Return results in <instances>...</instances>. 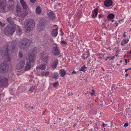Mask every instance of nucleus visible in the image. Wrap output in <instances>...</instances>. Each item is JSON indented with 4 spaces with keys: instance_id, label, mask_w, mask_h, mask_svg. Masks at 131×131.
I'll list each match as a JSON object with an SVG mask.
<instances>
[{
    "instance_id": "nucleus-1",
    "label": "nucleus",
    "mask_w": 131,
    "mask_h": 131,
    "mask_svg": "<svg viewBox=\"0 0 131 131\" xmlns=\"http://www.w3.org/2000/svg\"><path fill=\"white\" fill-rule=\"evenodd\" d=\"M2 56L3 57L5 62L3 61L1 63L0 66V72L5 73L7 72L9 69L8 66L6 62L10 61L11 58V55L9 53L8 51L7 44L4 46L2 50H0V57Z\"/></svg>"
},
{
    "instance_id": "nucleus-2",
    "label": "nucleus",
    "mask_w": 131,
    "mask_h": 131,
    "mask_svg": "<svg viewBox=\"0 0 131 131\" xmlns=\"http://www.w3.org/2000/svg\"><path fill=\"white\" fill-rule=\"evenodd\" d=\"M24 26L26 31L30 32L33 29L35 25V23L33 19H28L24 22Z\"/></svg>"
},
{
    "instance_id": "nucleus-3",
    "label": "nucleus",
    "mask_w": 131,
    "mask_h": 131,
    "mask_svg": "<svg viewBox=\"0 0 131 131\" xmlns=\"http://www.w3.org/2000/svg\"><path fill=\"white\" fill-rule=\"evenodd\" d=\"M15 29L16 25H8L5 28V33L7 36H9L10 35H12L15 31Z\"/></svg>"
},
{
    "instance_id": "nucleus-4",
    "label": "nucleus",
    "mask_w": 131,
    "mask_h": 131,
    "mask_svg": "<svg viewBox=\"0 0 131 131\" xmlns=\"http://www.w3.org/2000/svg\"><path fill=\"white\" fill-rule=\"evenodd\" d=\"M30 45L29 41L27 39L25 38L20 40L18 43L19 47L24 49L27 48Z\"/></svg>"
},
{
    "instance_id": "nucleus-5",
    "label": "nucleus",
    "mask_w": 131,
    "mask_h": 131,
    "mask_svg": "<svg viewBox=\"0 0 131 131\" xmlns=\"http://www.w3.org/2000/svg\"><path fill=\"white\" fill-rule=\"evenodd\" d=\"M37 49L36 48L32 49L30 51L28 55L29 60L31 62H33L35 61V55Z\"/></svg>"
},
{
    "instance_id": "nucleus-6",
    "label": "nucleus",
    "mask_w": 131,
    "mask_h": 131,
    "mask_svg": "<svg viewBox=\"0 0 131 131\" xmlns=\"http://www.w3.org/2000/svg\"><path fill=\"white\" fill-rule=\"evenodd\" d=\"M8 80L7 78L4 76L0 77V86L6 87L7 86Z\"/></svg>"
},
{
    "instance_id": "nucleus-7",
    "label": "nucleus",
    "mask_w": 131,
    "mask_h": 131,
    "mask_svg": "<svg viewBox=\"0 0 131 131\" xmlns=\"http://www.w3.org/2000/svg\"><path fill=\"white\" fill-rule=\"evenodd\" d=\"M6 0H3L0 2V9L1 12H4L6 10Z\"/></svg>"
},
{
    "instance_id": "nucleus-8",
    "label": "nucleus",
    "mask_w": 131,
    "mask_h": 131,
    "mask_svg": "<svg viewBox=\"0 0 131 131\" xmlns=\"http://www.w3.org/2000/svg\"><path fill=\"white\" fill-rule=\"evenodd\" d=\"M25 64V61L24 60L20 61L16 67V69L17 70H21L24 68Z\"/></svg>"
},
{
    "instance_id": "nucleus-9",
    "label": "nucleus",
    "mask_w": 131,
    "mask_h": 131,
    "mask_svg": "<svg viewBox=\"0 0 131 131\" xmlns=\"http://www.w3.org/2000/svg\"><path fill=\"white\" fill-rule=\"evenodd\" d=\"M103 4L105 6L108 7L112 6L113 2L112 0H105L103 2Z\"/></svg>"
},
{
    "instance_id": "nucleus-10",
    "label": "nucleus",
    "mask_w": 131,
    "mask_h": 131,
    "mask_svg": "<svg viewBox=\"0 0 131 131\" xmlns=\"http://www.w3.org/2000/svg\"><path fill=\"white\" fill-rule=\"evenodd\" d=\"M52 52L53 54L56 56H58L60 53L59 47L56 45L53 49Z\"/></svg>"
},
{
    "instance_id": "nucleus-11",
    "label": "nucleus",
    "mask_w": 131,
    "mask_h": 131,
    "mask_svg": "<svg viewBox=\"0 0 131 131\" xmlns=\"http://www.w3.org/2000/svg\"><path fill=\"white\" fill-rule=\"evenodd\" d=\"M46 20L43 19H42L39 21L38 25V27L40 28V30H42V29H40V27L42 28L44 27L46 24Z\"/></svg>"
},
{
    "instance_id": "nucleus-12",
    "label": "nucleus",
    "mask_w": 131,
    "mask_h": 131,
    "mask_svg": "<svg viewBox=\"0 0 131 131\" xmlns=\"http://www.w3.org/2000/svg\"><path fill=\"white\" fill-rule=\"evenodd\" d=\"M98 9L95 8L93 10L91 15V17L93 18H95L96 17L98 14Z\"/></svg>"
},
{
    "instance_id": "nucleus-13",
    "label": "nucleus",
    "mask_w": 131,
    "mask_h": 131,
    "mask_svg": "<svg viewBox=\"0 0 131 131\" xmlns=\"http://www.w3.org/2000/svg\"><path fill=\"white\" fill-rule=\"evenodd\" d=\"M41 59L43 61H44L46 63H47L48 61L49 57L48 56L42 55V54H41Z\"/></svg>"
},
{
    "instance_id": "nucleus-14",
    "label": "nucleus",
    "mask_w": 131,
    "mask_h": 131,
    "mask_svg": "<svg viewBox=\"0 0 131 131\" xmlns=\"http://www.w3.org/2000/svg\"><path fill=\"white\" fill-rule=\"evenodd\" d=\"M20 2L22 6L24 9H26L28 8L27 4L24 0H20Z\"/></svg>"
},
{
    "instance_id": "nucleus-15",
    "label": "nucleus",
    "mask_w": 131,
    "mask_h": 131,
    "mask_svg": "<svg viewBox=\"0 0 131 131\" xmlns=\"http://www.w3.org/2000/svg\"><path fill=\"white\" fill-rule=\"evenodd\" d=\"M46 67V65L45 64H42L41 65L37 66L36 67L37 69L43 70L45 69Z\"/></svg>"
},
{
    "instance_id": "nucleus-16",
    "label": "nucleus",
    "mask_w": 131,
    "mask_h": 131,
    "mask_svg": "<svg viewBox=\"0 0 131 131\" xmlns=\"http://www.w3.org/2000/svg\"><path fill=\"white\" fill-rule=\"evenodd\" d=\"M129 41V40L127 38H124L123 39L121 42V45L123 46L128 43Z\"/></svg>"
},
{
    "instance_id": "nucleus-17",
    "label": "nucleus",
    "mask_w": 131,
    "mask_h": 131,
    "mask_svg": "<svg viewBox=\"0 0 131 131\" xmlns=\"http://www.w3.org/2000/svg\"><path fill=\"white\" fill-rule=\"evenodd\" d=\"M31 68V64L30 63L27 62H26V66L24 69L25 71H27L29 70Z\"/></svg>"
},
{
    "instance_id": "nucleus-18",
    "label": "nucleus",
    "mask_w": 131,
    "mask_h": 131,
    "mask_svg": "<svg viewBox=\"0 0 131 131\" xmlns=\"http://www.w3.org/2000/svg\"><path fill=\"white\" fill-rule=\"evenodd\" d=\"M7 20L8 22V23L9 24V25H16L14 24V23L13 22V20L12 18L11 17L8 18L7 19Z\"/></svg>"
},
{
    "instance_id": "nucleus-19",
    "label": "nucleus",
    "mask_w": 131,
    "mask_h": 131,
    "mask_svg": "<svg viewBox=\"0 0 131 131\" xmlns=\"http://www.w3.org/2000/svg\"><path fill=\"white\" fill-rule=\"evenodd\" d=\"M58 63V60H56L52 63V67L53 69H55L57 67Z\"/></svg>"
},
{
    "instance_id": "nucleus-20",
    "label": "nucleus",
    "mask_w": 131,
    "mask_h": 131,
    "mask_svg": "<svg viewBox=\"0 0 131 131\" xmlns=\"http://www.w3.org/2000/svg\"><path fill=\"white\" fill-rule=\"evenodd\" d=\"M26 12L22 9L18 15L20 17H24L26 16Z\"/></svg>"
},
{
    "instance_id": "nucleus-21",
    "label": "nucleus",
    "mask_w": 131,
    "mask_h": 131,
    "mask_svg": "<svg viewBox=\"0 0 131 131\" xmlns=\"http://www.w3.org/2000/svg\"><path fill=\"white\" fill-rule=\"evenodd\" d=\"M66 72L65 70L62 69L60 70L59 72V73L60 76L62 77H63L66 75Z\"/></svg>"
},
{
    "instance_id": "nucleus-22",
    "label": "nucleus",
    "mask_w": 131,
    "mask_h": 131,
    "mask_svg": "<svg viewBox=\"0 0 131 131\" xmlns=\"http://www.w3.org/2000/svg\"><path fill=\"white\" fill-rule=\"evenodd\" d=\"M58 27H57L55 29L53 30L52 32V35L53 36L56 37L58 34Z\"/></svg>"
},
{
    "instance_id": "nucleus-23",
    "label": "nucleus",
    "mask_w": 131,
    "mask_h": 131,
    "mask_svg": "<svg viewBox=\"0 0 131 131\" xmlns=\"http://www.w3.org/2000/svg\"><path fill=\"white\" fill-rule=\"evenodd\" d=\"M41 12V8L39 6H37L36 9V13L37 15L40 14Z\"/></svg>"
},
{
    "instance_id": "nucleus-24",
    "label": "nucleus",
    "mask_w": 131,
    "mask_h": 131,
    "mask_svg": "<svg viewBox=\"0 0 131 131\" xmlns=\"http://www.w3.org/2000/svg\"><path fill=\"white\" fill-rule=\"evenodd\" d=\"M115 15L113 14H110L107 16V19L109 20H111L115 18Z\"/></svg>"
},
{
    "instance_id": "nucleus-25",
    "label": "nucleus",
    "mask_w": 131,
    "mask_h": 131,
    "mask_svg": "<svg viewBox=\"0 0 131 131\" xmlns=\"http://www.w3.org/2000/svg\"><path fill=\"white\" fill-rule=\"evenodd\" d=\"M48 16L50 19H52L55 17V14L52 12H49L48 13Z\"/></svg>"
},
{
    "instance_id": "nucleus-26",
    "label": "nucleus",
    "mask_w": 131,
    "mask_h": 131,
    "mask_svg": "<svg viewBox=\"0 0 131 131\" xmlns=\"http://www.w3.org/2000/svg\"><path fill=\"white\" fill-rule=\"evenodd\" d=\"M49 72L48 71H42L41 73V75L42 77L47 76L49 74Z\"/></svg>"
},
{
    "instance_id": "nucleus-27",
    "label": "nucleus",
    "mask_w": 131,
    "mask_h": 131,
    "mask_svg": "<svg viewBox=\"0 0 131 131\" xmlns=\"http://www.w3.org/2000/svg\"><path fill=\"white\" fill-rule=\"evenodd\" d=\"M22 9H21L20 6L19 5H17L16 7V12L17 13V15Z\"/></svg>"
},
{
    "instance_id": "nucleus-28",
    "label": "nucleus",
    "mask_w": 131,
    "mask_h": 131,
    "mask_svg": "<svg viewBox=\"0 0 131 131\" xmlns=\"http://www.w3.org/2000/svg\"><path fill=\"white\" fill-rule=\"evenodd\" d=\"M16 28L18 30V31L19 32V35H21V30L20 29V27L16 25Z\"/></svg>"
},
{
    "instance_id": "nucleus-29",
    "label": "nucleus",
    "mask_w": 131,
    "mask_h": 131,
    "mask_svg": "<svg viewBox=\"0 0 131 131\" xmlns=\"http://www.w3.org/2000/svg\"><path fill=\"white\" fill-rule=\"evenodd\" d=\"M16 45V42H12L11 43V45H12V48L11 49V50H12L13 49H14L15 48Z\"/></svg>"
},
{
    "instance_id": "nucleus-30",
    "label": "nucleus",
    "mask_w": 131,
    "mask_h": 131,
    "mask_svg": "<svg viewBox=\"0 0 131 131\" xmlns=\"http://www.w3.org/2000/svg\"><path fill=\"white\" fill-rule=\"evenodd\" d=\"M82 16L81 12L80 11L78 12L77 14V17L78 18H80Z\"/></svg>"
},
{
    "instance_id": "nucleus-31",
    "label": "nucleus",
    "mask_w": 131,
    "mask_h": 131,
    "mask_svg": "<svg viewBox=\"0 0 131 131\" xmlns=\"http://www.w3.org/2000/svg\"><path fill=\"white\" fill-rule=\"evenodd\" d=\"M96 93L95 91L93 89L92 90V92L91 93V96H95L96 95Z\"/></svg>"
},
{
    "instance_id": "nucleus-32",
    "label": "nucleus",
    "mask_w": 131,
    "mask_h": 131,
    "mask_svg": "<svg viewBox=\"0 0 131 131\" xmlns=\"http://www.w3.org/2000/svg\"><path fill=\"white\" fill-rule=\"evenodd\" d=\"M59 85L58 82H56L53 84V86L55 88H56L57 86H58Z\"/></svg>"
},
{
    "instance_id": "nucleus-33",
    "label": "nucleus",
    "mask_w": 131,
    "mask_h": 131,
    "mask_svg": "<svg viewBox=\"0 0 131 131\" xmlns=\"http://www.w3.org/2000/svg\"><path fill=\"white\" fill-rule=\"evenodd\" d=\"M86 68L84 66H83L80 69V71H85V70L86 69Z\"/></svg>"
},
{
    "instance_id": "nucleus-34",
    "label": "nucleus",
    "mask_w": 131,
    "mask_h": 131,
    "mask_svg": "<svg viewBox=\"0 0 131 131\" xmlns=\"http://www.w3.org/2000/svg\"><path fill=\"white\" fill-rule=\"evenodd\" d=\"M35 89V87H31L29 90V91L31 92H32Z\"/></svg>"
},
{
    "instance_id": "nucleus-35",
    "label": "nucleus",
    "mask_w": 131,
    "mask_h": 131,
    "mask_svg": "<svg viewBox=\"0 0 131 131\" xmlns=\"http://www.w3.org/2000/svg\"><path fill=\"white\" fill-rule=\"evenodd\" d=\"M53 78L54 79H57L58 78V74H56L53 75Z\"/></svg>"
},
{
    "instance_id": "nucleus-36",
    "label": "nucleus",
    "mask_w": 131,
    "mask_h": 131,
    "mask_svg": "<svg viewBox=\"0 0 131 131\" xmlns=\"http://www.w3.org/2000/svg\"><path fill=\"white\" fill-rule=\"evenodd\" d=\"M104 15L102 14H100L99 15V18L100 19L101 18H102L103 17Z\"/></svg>"
},
{
    "instance_id": "nucleus-37",
    "label": "nucleus",
    "mask_w": 131,
    "mask_h": 131,
    "mask_svg": "<svg viewBox=\"0 0 131 131\" xmlns=\"http://www.w3.org/2000/svg\"><path fill=\"white\" fill-rule=\"evenodd\" d=\"M61 44L64 45H66L67 44V43L65 41H61Z\"/></svg>"
},
{
    "instance_id": "nucleus-38",
    "label": "nucleus",
    "mask_w": 131,
    "mask_h": 131,
    "mask_svg": "<svg viewBox=\"0 0 131 131\" xmlns=\"http://www.w3.org/2000/svg\"><path fill=\"white\" fill-rule=\"evenodd\" d=\"M109 57V60H113V59L115 58V56H113L112 57Z\"/></svg>"
},
{
    "instance_id": "nucleus-39",
    "label": "nucleus",
    "mask_w": 131,
    "mask_h": 131,
    "mask_svg": "<svg viewBox=\"0 0 131 131\" xmlns=\"http://www.w3.org/2000/svg\"><path fill=\"white\" fill-rule=\"evenodd\" d=\"M126 32H125L124 33L123 35V37L124 38H125L126 37Z\"/></svg>"
},
{
    "instance_id": "nucleus-40",
    "label": "nucleus",
    "mask_w": 131,
    "mask_h": 131,
    "mask_svg": "<svg viewBox=\"0 0 131 131\" xmlns=\"http://www.w3.org/2000/svg\"><path fill=\"white\" fill-rule=\"evenodd\" d=\"M19 56L20 57H21L23 56V54L21 52H19Z\"/></svg>"
},
{
    "instance_id": "nucleus-41",
    "label": "nucleus",
    "mask_w": 131,
    "mask_h": 131,
    "mask_svg": "<svg viewBox=\"0 0 131 131\" xmlns=\"http://www.w3.org/2000/svg\"><path fill=\"white\" fill-rule=\"evenodd\" d=\"M129 124L127 123H125L124 125V127H127L128 126Z\"/></svg>"
},
{
    "instance_id": "nucleus-42",
    "label": "nucleus",
    "mask_w": 131,
    "mask_h": 131,
    "mask_svg": "<svg viewBox=\"0 0 131 131\" xmlns=\"http://www.w3.org/2000/svg\"><path fill=\"white\" fill-rule=\"evenodd\" d=\"M30 2L32 3H35L36 1V0H30Z\"/></svg>"
},
{
    "instance_id": "nucleus-43",
    "label": "nucleus",
    "mask_w": 131,
    "mask_h": 131,
    "mask_svg": "<svg viewBox=\"0 0 131 131\" xmlns=\"http://www.w3.org/2000/svg\"><path fill=\"white\" fill-rule=\"evenodd\" d=\"M5 24H2L1 21H0V25L1 27H3V26H5Z\"/></svg>"
},
{
    "instance_id": "nucleus-44",
    "label": "nucleus",
    "mask_w": 131,
    "mask_h": 131,
    "mask_svg": "<svg viewBox=\"0 0 131 131\" xmlns=\"http://www.w3.org/2000/svg\"><path fill=\"white\" fill-rule=\"evenodd\" d=\"M81 108V107H78L77 109L79 111H80Z\"/></svg>"
},
{
    "instance_id": "nucleus-45",
    "label": "nucleus",
    "mask_w": 131,
    "mask_h": 131,
    "mask_svg": "<svg viewBox=\"0 0 131 131\" xmlns=\"http://www.w3.org/2000/svg\"><path fill=\"white\" fill-rule=\"evenodd\" d=\"M125 63H126V64L127 63V60L126 59H125Z\"/></svg>"
},
{
    "instance_id": "nucleus-46",
    "label": "nucleus",
    "mask_w": 131,
    "mask_h": 131,
    "mask_svg": "<svg viewBox=\"0 0 131 131\" xmlns=\"http://www.w3.org/2000/svg\"><path fill=\"white\" fill-rule=\"evenodd\" d=\"M72 73L75 74L76 73V72L75 71H73L72 72Z\"/></svg>"
},
{
    "instance_id": "nucleus-47",
    "label": "nucleus",
    "mask_w": 131,
    "mask_h": 131,
    "mask_svg": "<svg viewBox=\"0 0 131 131\" xmlns=\"http://www.w3.org/2000/svg\"><path fill=\"white\" fill-rule=\"evenodd\" d=\"M115 24H116L115 27H117L118 26V24L117 22H116L115 23Z\"/></svg>"
},
{
    "instance_id": "nucleus-48",
    "label": "nucleus",
    "mask_w": 131,
    "mask_h": 131,
    "mask_svg": "<svg viewBox=\"0 0 131 131\" xmlns=\"http://www.w3.org/2000/svg\"><path fill=\"white\" fill-rule=\"evenodd\" d=\"M129 75L128 74L126 73L125 75V77H127Z\"/></svg>"
},
{
    "instance_id": "nucleus-49",
    "label": "nucleus",
    "mask_w": 131,
    "mask_h": 131,
    "mask_svg": "<svg viewBox=\"0 0 131 131\" xmlns=\"http://www.w3.org/2000/svg\"><path fill=\"white\" fill-rule=\"evenodd\" d=\"M123 19H122L121 20H119L118 21V22L119 23H121V22H122L123 21Z\"/></svg>"
},
{
    "instance_id": "nucleus-50",
    "label": "nucleus",
    "mask_w": 131,
    "mask_h": 131,
    "mask_svg": "<svg viewBox=\"0 0 131 131\" xmlns=\"http://www.w3.org/2000/svg\"><path fill=\"white\" fill-rule=\"evenodd\" d=\"M105 125V124H104V123H103L102 124V126H103V127H105V126H104ZM104 128L105 129V128Z\"/></svg>"
},
{
    "instance_id": "nucleus-51",
    "label": "nucleus",
    "mask_w": 131,
    "mask_h": 131,
    "mask_svg": "<svg viewBox=\"0 0 131 131\" xmlns=\"http://www.w3.org/2000/svg\"><path fill=\"white\" fill-rule=\"evenodd\" d=\"M106 58L105 59V61H106L109 58V57H106Z\"/></svg>"
},
{
    "instance_id": "nucleus-52",
    "label": "nucleus",
    "mask_w": 131,
    "mask_h": 131,
    "mask_svg": "<svg viewBox=\"0 0 131 131\" xmlns=\"http://www.w3.org/2000/svg\"><path fill=\"white\" fill-rule=\"evenodd\" d=\"M60 31L61 32V34H62V35H63V32H62V30H61V29L60 30Z\"/></svg>"
},
{
    "instance_id": "nucleus-53",
    "label": "nucleus",
    "mask_w": 131,
    "mask_h": 131,
    "mask_svg": "<svg viewBox=\"0 0 131 131\" xmlns=\"http://www.w3.org/2000/svg\"><path fill=\"white\" fill-rule=\"evenodd\" d=\"M127 53L128 54H131V52L130 51H128Z\"/></svg>"
},
{
    "instance_id": "nucleus-54",
    "label": "nucleus",
    "mask_w": 131,
    "mask_h": 131,
    "mask_svg": "<svg viewBox=\"0 0 131 131\" xmlns=\"http://www.w3.org/2000/svg\"><path fill=\"white\" fill-rule=\"evenodd\" d=\"M95 129H97H97H98V128L97 127H95Z\"/></svg>"
},
{
    "instance_id": "nucleus-55",
    "label": "nucleus",
    "mask_w": 131,
    "mask_h": 131,
    "mask_svg": "<svg viewBox=\"0 0 131 131\" xmlns=\"http://www.w3.org/2000/svg\"><path fill=\"white\" fill-rule=\"evenodd\" d=\"M118 54H117L116 53V54L114 56H115V57H117V56H118Z\"/></svg>"
},
{
    "instance_id": "nucleus-56",
    "label": "nucleus",
    "mask_w": 131,
    "mask_h": 131,
    "mask_svg": "<svg viewBox=\"0 0 131 131\" xmlns=\"http://www.w3.org/2000/svg\"><path fill=\"white\" fill-rule=\"evenodd\" d=\"M128 70V69H125V72H127Z\"/></svg>"
},
{
    "instance_id": "nucleus-57",
    "label": "nucleus",
    "mask_w": 131,
    "mask_h": 131,
    "mask_svg": "<svg viewBox=\"0 0 131 131\" xmlns=\"http://www.w3.org/2000/svg\"><path fill=\"white\" fill-rule=\"evenodd\" d=\"M94 113L95 114L96 113V111H94Z\"/></svg>"
},
{
    "instance_id": "nucleus-58",
    "label": "nucleus",
    "mask_w": 131,
    "mask_h": 131,
    "mask_svg": "<svg viewBox=\"0 0 131 131\" xmlns=\"http://www.w3.org/2000/svg\"><path fill=\"white\" fill-rule=\"evenodd\" d=\"M128 69V70H130L131 69V68H129L128 69Z\"/></svg>"
},
{
    "instance_id": "nucleus-59",
    "label": "nucleus",
    "mask_w": 131,
    "mask_h": 131,
    "mask_svg": "<svg viewBox=\"0 0 131 131\" xmlns=\"http://www.w3.org/2000/svg\"><path fill=\"white\" fill-rule=\"evenodd\" d=\"M111 21H112V22H113L114 21V20H112H112H111Z\"/></svg>"
},
{
    "instance_id": "nucleus-60",
    "label": "nucleus",
    "mask_w": 131,
    "mask_h": 131,
    "mask_svg": "<svg viewBox=\"0 0 131 131\" xmlns=\"http://www.w3.org/2000/svg\"><path fill=\"white\" fill-rule=\"evenodd\" d=\"M116 65H117L118 66H119V64H117V63L116 64Z\"/></svg>"
},
{
    "instance_id": "nucleus-61",
    "label": "nucleus",
    "mask_w": 131,
    "mask_h": 131,
    "mask_svg": "<svg viewBox=\"0 0 131 131\" xmlns=\"http://www.w3.org/2000/svg\"><path fill=\"white\" fill-rule=\"evenodd\" d=\"M122 62V60H121L120 61V62L121 63Z\"/></svg>"
},
{
    "instance_id": "nucleus-62",
    "label": "nucleus",
    "mask_w": 131,
    "mask_h": 131,
    "mask_svg": "<svg viewBox=\"0 0 131 131\" xmlns=\"http://www.w3.org/2000/svg\"><path fill=\"white\" fill-rule=\"evenodd\" d=\"M99 58L100 59H102V58L101 57H100Z\"/></svg>"
},
{
    "instance_id": "nucleus-63",
    "label": "nucleus",
    "mask_w": 131,
    "mask_h": 131,
    "mask_svg": "<svg viewBox=\"0 0 131 131\" xmlns=\"http://www.w3.org/2000/svg\"><path fill=\"white\" fill-rule=\"evenodd\" d=\"M31 108L32 109V108H33V107H31Z\"/></svg>"
},
{
    "instance_id": "nucleus-64",
    "label": "nucleus",
    "mask_w": 131,
    "mask_h": 131,
    "mask_svg": "<svg viewBox=\"0 0 131 131\" xmlns=\"http://www.w3.org/2000/svg\"><path fill=\"white\" fill-rule=\"evenodd\" d=\"M88 56H87L86 57V58H86V59H87V58H88Z\"/></svg>"
}]
</instances>
